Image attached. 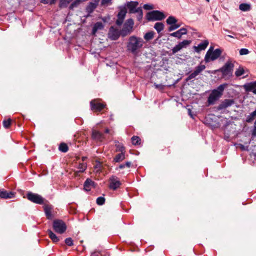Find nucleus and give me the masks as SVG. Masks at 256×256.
I'll use <instances>...</instances> for the list:
<instances>
[{"instance_id": "nucleus-1", "label": "nucleus", "mask_w": 256, "mask_h": 256, "mask_svg": "<svg viewBox=\"0 0 256 256\" xmlns=\"http://www.w3.org/2000/svg\"><path fill=\"white\" fill-rule=\"evenodd\" d=\"M144 42L140 37L132 36L129 37L126 44L127 51L135 56L140 55Z\"/></svg>"}, {"instance_id": "nucleus-2", "label": "nucleus", "mask_w": 256, "mask_h": 256, "mask_svg": "<svg viewBox=\"0 0 256 256\" xmlns=\"http://www.w3.org/2000/svg\"><path fill=\"white\" fill-rule=\"evenodd\" d=\"M227 85L226 84H222L220 85L217 88L212 90L208 100V102L209 104H214L216 101L222 97L223 92Z\"/></svg>"}, {"instance_id": "nucleus-3", "label": "nucleus", "mask_w": 256, "mask_h": 256, "mask_svg": "<svg viewBox=\"0 0 256 256\" xmlns=\"http://www.w3.org/2000/svg\"><path fill=\"white\" fill-rule=\"evenodd\" d=\"M212 48L210 47L205 55L204 60L206 62L216 60L222 54V52L220 49L216 48L214 50H211Z\"/></svg>"}, {"instance_id": "nucleus-4", "label": "nucleus", "mask_w": 256, "mask_h": 256, "mask_svg": "<svg viewBox=\"0 0 256 256\" xmlns=\"http://www.w3.org/2000/svg\"><path fill=\"white\" fill-rule=\"evenodd\" d=\"M234 65L230 62H227L220 68L218 70L222 73L223 78H229L232 76Z\"/></svg>"}, {"instance_id": "nucleus-5", "label": "nucleus", "mask_w": 256, "mask_h": 256, "mask_svg": "<svg viewBox=\"0 0 256 256\" xmlns=\"http://www.w3.org/2000/svg\"><path fill=\"white\" fill-rule=\"evenodd\" d=\"M166 18L164 14L159 10H152L146 14V18L148 21L162 20Z\"/></svg>"}, {"instance_id": "nucleus-6", "label": "nucleus", "mask_w": 256, "mask_h": 256, "mask_svg": "<svg viewBox=\"0 0 256 256\" xmlns=\"http://www.w3.org/2000/svg\"><path fill=\"white\" fill-rule=\"evenodd\" d=\"M52 226L54 230L60 234L64 233L67 228L66 223L63 220L58 219L54 220Z\"/></svg>"}, {"instance_id": "nucleus-7", "label": "nucleus", "mask_w": 256, "mask_h": 256, "mask_svg": "<svg viewBox=\"0 0 256 256\" xmlns=\"http://www.w3.org/2000/svg\"><path fill=\"white\" fill-rule=\"evenodd\" d=\"M27 198L30 201L38 204H42L44 202L43 198L38 194L28 192L27 194Z\"/></svg>"}, {"instance_id": "nucleus-8", "label": "nucleus", "mask_w": 256, "mask_h": 256, "mask_svg": "<svg viewBox=\"0 0 256 256\" xmlns=\"http://www.w3.org/2000/svg\"><path fill=\"white\" fill-rule=\"evenodd\" d=\"M120 30L118 29L114 28V26L110 27L108 32V37L110 39L116 40L120 38Z\"/></svg>"}, {"instance_id": "nucleus-9", "label": "nucleus", "mask_w": 256, "mask_h": 256, "mask_svg": "<svg viewBox=\"0 0 256 256\" xmlns=\"http://www.w3.org/2000/svg\"><path fill=\"white\" fill-rule=\"evenodd\" d=\"M91 109L94 112H100L105 106V104L100 102L98 99L92 100L90 102Z\"/></svg>"}, {"instance_id": "nucleus-10", "label": "nucleus", "mask_w": 256, "mask_h": 256, "mask_svg": "<svg viewBox=\"0 0 256 256\" xmlns=\"http://www.w3.org/2000/svg\"><path fill=\"white\" fill-rule=\"evenodd\" d=\"M206 68V66L203 64H200L196 66L194 70L186 78V81H188L192 79L195 78L201 72H202Z\"/></svg>"}, {"instance_id": "nucleus-11", "label": "nucleus", "mask_w": 256, "mask_h": 256, "mask_svg": "<svg viewBox=\"0 0 256 256\" xmlns=\"http://www.w3.org/2000/svg\"><path fill=\"white\" fill-rule=\"evenodd\" d=\"M234 104V101L232 99H225L218 106L216 109L218 110H224L229 106H230Z\"/></svg>"}, {"instance_id": "nucleus-12", "label": "nucleus", "mask_w": 256, "mask_h": 256, "mask_svg": "<svg viewBox=\"0 0 256 256\" xmlns=\"http://www.w3.org/2000/svg\"><path fill=\"white\" fill-rule=\"evenodd\" d=\"M138 4V3L137 2L130 1L128 2L126 6L129 10V13L135 14L138 12V8H136Z\"/></svg>"}, {"instance_id": "nucleus-13", "label": "nucleus", "mask_w": 256, "mask_h": 256, "mask_svg": "<svg viewBox=\"0 0 256 256\" xmlns=\"http://www.w3.org/2000/svg\"><path fill=\"white\" fill-rule=\"evenodd\" d=\"M121 185V182L120 180L112 177L109 179V186L108 187L110 189L112 190H116Z\"/></svg>"}, {"instance_id": "nucleus-14", "label": "nucleus", "mask_w": 256, "mask_h": 256, "mask_svg": "<svg viewBox=\"0 0 256 256\" xmlns=\"http://www.w3.org/2000/svg\"><path fill=\"white\" fill-rule=\"evenodd\" d=\"M243 86L246 92H252L254 94H256V80L246 83Z\"/></svg>"}, {"instance_id": "nucleus-15", "label": "nucleus", "mask_w": 256, "mask_h": 256, "mask_svg": "<svg viewBox=\"0 0 256 256\" xmlns=\"http://www.w3.org/2000/svg\"><path fill=\"white\" fill-rule=\"evenodd\" d=\"M95 187V183L91 179L88 178L84 184V190L86 191H90L92 188Z\"/></svg>"}, {"instance_id": "nucleus-16", "label": "nucleus", "mask_w": 256, "mask_h": 256, "mask_svg": "<svg viewBox=\"0 0 256 256\" xmlns=\"http://www.w3.org/2000/svg\"><path fill=\"white\" fill-rule=\"evenodd\" d=\"M92 139L99 142H102L104 138V136L102 134L94 130L92 131Z\"/></svg>"}, {"instance_id": "nucleus-17", "label": "nucleus", "mask_w": 256, "mask_h": 256, "mask_svg": "<svg viewBox=\"0 0 256 256\" xmlns=\"http://www.w3.org/2000/svg\"><path fill=\"white\" fill-rule=\"evenodd\" d=\"M208 44V42L207 40H204L203 42L200 43L196 46H194V50L196 52H199L202 50L206 48Z\"/></svg>"}, {"instance_id": "nucleus-18", "label": "nucleus", "mask_w": 256, "mask_h": 256, "mask_svg": "<svg viewBox=\"0 0 256 256\" xmlns=\"http://www.w3.org/2000/svg\"><path fill=\"white\" fill-rule=\"evenodd\" d=\"M14 196L12 192H8L6 190H0V198H10Z\"/></svg>"}, {"instance_id": "nucleus-19", "label": "nucleus", "mask_w": 256, "mask_h": 256, "mask_svg": "<svg viewBox=\"0 0 256 256\" xmlns=\"http://www.w3.org/2000/svg\"><path fill=\"white\" fill-rule=\"evenodd\" d=\"M104 28V24L100 22H96L94 26L92 32V34H95L98 30H102Z\"/></svg>"}, {"instance_id": "nucleus-20", "label": "nucleus", "mask_w": 256, "mask_h": 256, "mask_svg": "<svg viewBox=\"0 0 256 256\" xmlns=\"http://www.w3.org/2000/svg\"><path fill=\"white\" fill-rule=\"evenodd\" d=\"M96 4H94L93 2H90L88 3V5L86 8V11L88 14H90L94 12V10L96 8Z\"/></svg>"}, {"instance_id": "nucleus-21", "label": "nucleus", "mask_w": 256, "mask_h": 256, "mask_svg": "<svg viewBox=\"0 0 256 256\" xmlns=\"http://www.w3.org/2000/svg\"><path fill=\"white\" fill-rule=\"evenodd\" d=\"M82 2L83 0H74L69 6V9L70 10H74L78 8Z\"/></svg>"}, {"instance_id": "nucleus-22", "label": "nucleus", "mask_w": 256, "mask_h": 256, "mask_svg": "<svg viewBox=\"0 0 256 256\" xmlns=\"http://www.w3.org/2000/svg\"><path fill=\"white\" fill-rule=\"evenodd\" d=\"M251 6L250 4L243 3L239 6V8L240 10L243 12H248L250 10Z\"/></svg>"}, {"instance_id": "nucleus-23", "label": "nucleus", "mask_w": 256, "mask_h": 256, "mask_svg": "<svg viewBox=\"0 0 256 256\" xmlns=\"http://www.w3.org/2000/svg\"><path fill=\"white\" fill-rule=\"evenodd\" d=\"M126 12L127 10L126 8H122L118 14V18L124 20Z\"/></svg>"}, {"instance_id": "nucleus-24", "label": "nucleus", "mask_w": 256, "mask_h": 256, "mask_svg": "<svg viewBox=\"0 0 256 256\" xmlns=\"http://www.w3.org/2000/svg\"><path fill=\"white\" fill-rule=\"evenodd\" d=\"M154 32L153 31H150L146 32L144 36V39L146 41H149L154 38Z\"/></svg>"}, {"instance_id": "nucleus-25", "label": "nucleus", "mask_w": 256, "mask_h": 256, "mask_svg": "<svg viewBox=\"0 0 256 256\" xmlns=\"http://www.w3.org/2000/svg\"><path fill=\"white\" fill-rule=\"evenodd\" d=\"M48 234L49 236V237L54 242H56L59 240V238H58V236L51 230H48Z\"/></svg>"}, {"instance_id": "nucleus-26", "label": "nucleus", "mask_w": 256, "mask_h": 256, "mask_svg": "<svg viewBox=\"0 0 256 256\" xmlns=\"http://www.w3.org/2000/svg\"><path fill=\"white\" fill-rule=\"evenodd\" d=\"M131 32V29L128 28L126 26H124L122 29L121 30H120V36H122L123 37H124L126 36L128 34H130Z\"/></svg>"}, {"instance_id": "nucleus-27", "label": "nucleus", "mask_w": 256, "mask_h": 256, "mask_svg": "<svg viewBox=\"0 0 256 256\" xmlns=\"http://www.w3.org/2000/svg\"><path fill=\"white\" fill-rule=\"evenodd\" d=\"M154 28L158 33H160L164 28V24L162 22H156L154 26Z\"/></svg>"}, {"instance_id": "nucleus-28", "label": "nucleus", "mask_w": 256, "mask_h": 256, "mask_svg": "<svg viewBox=\"0 0 256 256\" xmlns=\"http://www.w3.org/2000/svg\"><path fill=\"white\" fill-rule=\"evenodd\" d=\"M72 1V0H60L59 7L60 8H66Z\"/></svg>"}, {"instance_id": "nucleus-29", "label": "nucleus", "mask_w": 256, "mask_h": 256, "mask_svg": "<svg viewBox=\"0 0 256 256\" xmlns=\"http://www.w3.org/2000/svg\"><path fill=\"white\" fill-rule=\"evenodd\" d=\"M125 158L124 152H120L116 154L114 158V160L116 162H120L122 161Z\"/></svg>"}, {"instance_id": "nucleus-30", "label": "nucleus", "mask_w": 256, "mask_h": 256, "mask_svg": "<svg viewBox=\"0 0 256 256\" xmlns=\"http://www.w3.org/2000/svg\"><path fill=\"white\" fill-rule=\"evenodd\" d=\"M134 24V22L132 18H129L126 20L124 26H126L128 28L132 30Z\"/></svg>"}, {"instance_id": "nucleus-31", "label": "nucleus", "mask_w": 256, "mask_h": 256, "mask_svg": "<svg viewBox=\"0 0 256 256\" xmlns=\"http://www.w3.org/2000/svg\"><path fill=\"white\" fill-rule=\"evenodd\" d=\"M177 22V19L173 16H170L166 20L167 24L169 25L174 24L176 23Z\"/></svg>"}, {"instance_id": "nucleus-32", "label": "nucleus", "mask_w": 256, "mask_h": 256, "mask_svg": "<svg viewBox=\"0 0 256 256\" xmlns=\"http://www.w3.org/2000/svg\"><path fill=\"white\" fill-rule=\"evenodd\" d=\"M44 212L48 219L51 220L53 216L51 213V210L49 207L46 206L44 208Z\"/></svg>"}, {"instance_id": "nucleus-33", "label": "nucleus", "mask_w": 256, "mask_h": 256, "mask_svg": "<svg viewBox=\"0 0 256 256\" xmlns=\"http://www.w3.org/2000/svg\"><path fill=\"white\" fill-rule=\"evenodd\" d=\"M58 149L63 152H67L68 150V146L64 143H61L59 146Z\"/></svg>"}, {"instance_id": "nucleus-34", "label": "nucleus", "mask_w": 256, "mask_h": 256, "mask_svg": "<svg viewBox=\"0 0 256 256\" xmlns=\"http://www.w3.org/2000/svg\"><path fill=\"white\" fill-rule=\"evenodd\" d=\"M256 112L254 111L252 112L250 115H248L246 121L248 122H251L256 118Z\"/></svg>"}, {"instance_id": "nucleus-35", "label": "nucleus", "mask_w": 256, "mask_h": 256, "mask_svg": "<svg viewBox=\"0 0 256 256\" xmlns=\"http://www.w3.org/2000/svg\"><path fill=\"white\" fill-rule=\"evenodd\" d=\"M191 41L189 40H184L178 43V44L182 48H186L190 44Z\"/></svg>"}, {"instance_id": "nucleus-36", "label": "nucleus", "mask_w": 256, "mask_h": 256, "mask_svg": "<svg viewBox=\"0 0 256 256\" xmlns=\"http://www.w3.org/2000/svg\"><path fill=\"white\" fill-rule=\"evenodd\" d=\"M105 198L103 196H100L96 198V204L99 206L103 205L105 202Z\"/></svg>"}, {"instance_id": "nucleus-37", "label": "nucleus", "mask_w": 256, "mask_h": 256, "mask_svg": "<svg viewBox=\"0 0 256 256\" xmlns=\"http://www.w3.org/2000/svg\"><path fill=\"white\" fill-rule=\"evenodd\" d=\"M180 26V24H178L175 23L174 24H172L170 25V27L168 28V31L172 32L173 31L178 28Z\"/></svg>"}, {"instance_id": "nucleus-38", "label": "nucleus", "mask_w": 256, "mask_h": 256, "mask_svg": "<svg viewBox=\"0 0 256 256\" xmlns=\"http://www.w3.org/2000/svg\"><path fill=\"white\" fill-rule=\"evenodd\" d=\"M116 151L120 152H124V146L120 143L116 144Z\"/></svg>"}, {"instance_id": "nucleus-39", "label": "nucleus", "mask_w": 256, "mask_h": 256, "mask_svg": "<svg viewBox=\"0 0 256 256\" xmlns=\"http://www.w3.org/2000/svg\"><path fill=\"white\" fill-rule=\"evenodd\" d=\"M140 140V139L138 136H134L132 138V142L133 144L137 145L140 144L139 142Z\"/></svg>"}, {"instance_id": "nucleus-40", "label": "nucleus", "mask_w": 256, "mask_h": 256, "mask_svg": "<svg viewBox=\"0 0 256 256\" xmlns=\"http://www.w3.org/2000/svg\"><path fill=\"white\" fill-rule=\"evenodd\" d=\"M136 13H138L137 16V19L138 21L141 20L142 18L143 13H142V10L141 8L139 7L138 8V12H136Z\"/></svg>"}, {"instance_id": "nucleus-41", "label": "nucleus", "mask_w": 256, "mask_h": 256, "mask_svg": "<svg viewBox=\"0 0 256 256\" xmlns=\"http://www.w3.org/2000/svg\"><path fill=\"white\" fill-rule=\"evenodd\" d=\"M244 70L242 68H240L236 72L235 74L236 76H240L244 74Z\"/></svg>"}, {"instance_id": "nucleus-42", "label": "nucleus", "mask_w": 256, "mask_h": 256, "mask_svg": "<svg viewBox=\"0 0 256 256\" xmlns=\"http://www.w3.org/2000/svg\"><path fill=\"white\" fill-rule=\"evenodd\" d=\"M11 122H12V120L10 118L7 120H4L3 121L4 127L6 128H8L9 126H10V125L11 124Z\"/></svg>"}, {"instance_id": "nucleus-43", "label": "nucleus", "mask_w": 256, "mask_h": 256, "mask_svg": "<svg viewBox=\"0 0 256 256\" xmlns=\"http://www.w3.org/2000/svg\"><path fill=\"white\" fill-rule=\"evenodd\" d=\"M65 243L68 246H72L74 244L73 240L71 238H66L65 240Z\"/></svg>"}, {"instance_id": "nucleus-44", "label": "nucleus", "mask_w": 256, "mask_h": 256, "mask_svg": "<svg viewBox=\"0 0 256 256\" xmlns=\"http://www.w3.org/2000/svg\"><path fill=\"white\" fill-rule=\"evenodd\" d=\"M182 49V48H180V45L178 44H176L175 46H174L172 48V54H176Z\"/></svg>"}, {"instance_id": "nucleus-45", "label": "nucleus", "mask_w": 256, "mask_h": 256, "mask_svg": "<svg viewBox=\"0 0 256 256\" xmlns=\"http://www.w3.org/2000/svg\"><path fill=\"white\" fill-rule=\"evenodd\" d=\"M249 54V50L247 48H241L240 50V54L241 56L246 55Z\"/></svg>"}, {"instance_id": "nucleus-46", "label": "nucleus", "mask_w": 256, "mask_h": 256, "mask_svg": "<svg viewBox=\"0 0 256 256\" xmlns=\"http://www.w3.org/2000/svg\"><path fill=\"white\" fill-rule=\"evenodd\" d=\"M170 36H172L176 37L178 38H180L182 37V36L180 34L178 30H177L176 32L170 34Z\"/></svg>"}, {"instance_id": "nucleus-47", "label": "nucleus", "mask_w": 256, "mask_h": 256, "mask_svg": "<svg viewBox=\"0 0 256 256\" xmlns=\"http://www.w3.org/2000/svg\"><path fill=\"white\" fill-rule=\"evenodd\" d=\"M86 165L85 164H84V163L80 164L78 166L79 170L78 172H82L86 170Z\"/></svg>"}, {"instance_id": "nucleus-48", "label": "nucleus", "mask_w": 256, "mask_h": 256, "mask_svg": "<svg viewBox=\"0 0 256 256\" xmlns=\"http://www.w3.org/2000/svg\"><path fill=\"white\" fill-rule=\"evenodd\" d=\"M131 162H126L124 164H121L120 165L119 168H123L125 167L130 168L131 166Z\"/></svg>"}, {"instance_id": "nucleus-49", "label": "nucleus", "mask_w": 256, "mask_h": 256, "mask_svg": "<svg viewBox=\"0 0 256 256\" xmlns=\"http://www.w3.org/2000/svg\"><path fill=\"white\" fill-rule=\"evenodd\" d=\"M143 8L144 10H152L154 8V6L152 4H145L144 5Z\"/></svg>"}, {"instance_id": "nucleus-50", "label": "nucleus", "mask_w": 256, "mask_h": 256, "mask_svg": "<svg viewBox=\"0 0 256 256\" xmlns=\"http://www.w3.org/2000/svg\"><path fill=\"white\" fill-rule=\"evenodd\" d=\"M180 34L182 36V35L186 34H187V30L186 28H182L178 30Z\"/></svg>"}, {"instance_id": "nucleus-51", "label": "nucleus", "mask_w": 256, "mask_h": 256, "mask_svg": "<svg viewBox=\"0 0 256 256\" xmlns=\"http://www.w3.org/2000/svg\"><path fill=\"white\" fill-rule=\"evenodd\" d=\"M112 0H102V6H107L108 4L110 3Z\"/></svg>"}, {"instance_id": "nucleus-52", "label": "nucleus", "mask_w": 256, "mask_h": 256, "mask_svg": "<svg viewBox=\"0 0 256 256\" xmlns=\"http://www.w3.org/2000/svg\"><path fill=\"white\" fill-rule=\"evenodd\" d=\"M123 19L118 18L117 20H116V24L118 26H121L123 22Z\"/></svg>"}, {"instance_id": "nucleus-53", "label": "nucleus", "mask_w": 256, "mask_h": 256, "mask_svg": "<svg viewBox=\"0 0 256 256\" xmlns=\"http://www.w3.org/2000/svg\"><path fill=\"white\" fill-rule=\"evenodd\" d=\"M154 86L156 88L159 89V90H162L164 88V86L162 84H154Z\"/></svg>"}, {"instance_id": "nucleus-54", "label": "nucleus", "mask_w": 256, "mask_h": 256, "mask_svg": "<svg viewBox=\"0 0 256 256\" xmlns=\"http://www.w3.org/2000/svg\"><path fill=\"white\" fill-rule=\"evenodd\" d=\"M252 136H256V121L254 122V129H253L252 132Z\"/></svg>"}, {"instance_id": "nucleus-55", "label": "nucleus", "mask_w": 256, "mask_h": 256, "mask_svg": "<svg viewBox=\"0 0 256 256\" xmlns=\"http://www.w3.org/2000/svg\"><path fill=\"white\" fill-rule=\"evenodd\" d=\"M100 252L98 251H95L92 253L90 256H99Z\"/></svg>"}, {"instance_id": "nucleus-56", "label": "nucleus", "mask_w": 256, "mask_h": 256, "mask_svg": "<svg viewBox=\"0 0 256 256\" xmlns=\"http://www.w3.org/2000/svg\"><path fill=\"white\" fill-rule=\"evenodd\" d=\"M110 19L109 18L104 17L102 18V20L104 21V22H106Z\"/></svg>"}, {"instance_id": "nucleus-57", "label": "nucleus", "mask_w": 256, "mask_h": 256, "mask_svg": "<svg viewBox=\"0 0 256 256\" xmlns=\"http://www.w3.org/2000/svg\"><path fill=\"white\" fill-rule=\"evenodd\" d=\"M41 2L44 4H50V1L48 0H42Z\"/></svg>"}, {"instance_id": "nucleus-58", "label": "nucleus", "mask_w": 256, "mask_h": 256, "mask_svg": "<svg viewBox=\"0 0 256 256\" xmlns=\"http://www.w3.org/2000/svg\"><path fill=\"white\" fill-rule=\"evenodd\" d=\"M56 0H50V4H54L56 2Z\"/></svg>"}, {"instance_id": "nucleus-59", "label": "nucleus", "mask_w": 256, "mask_h": 256, "mask_svg": "<svg viewBox=\"0 0 256 256\" xmlns=\"http://www.w3.org/2000/svg\"><path fill=\"white\" fill-rule=\"evenodd\" d=\"M94 0V4H96L97 6H98L100 0Z\"/></svg>"}, {"instance_id": "nucleus-60", "label": "nucleus", "mask_w": 256, "mask_h": 256, "mask_svg": "<svg viewBox=\"0 0 256 256\" xmlns=\"http://www.w3.org/2000/svg\"><path fill=\"white\" fill-rule=\"evenodd\" d=\"M105 132L106 133H109L110 132V130L108 128H106L105 130Z\"/></svg>"}, {"instance_id": "nucleus-61", "label": "nucleus", "mask_w": 256, "mask_h": 256, "mask_svg": "<svg viewBox=\"0 0 256 256\" xmlns=\"http://www.w3.org/2000/svg\"><path fill=\"white\" fill-rule=\"evenodd\" d=\"M188 114H190L191 116H192V114H191V110H190V109H188Z\"/></svg>"}, {"instance_id": "nucleus-62", "label": "nucleus", "mask_w": 256, "mask_h": 256, "mask_svg": "<svg viewBox=\"0 0 256 256\" xmlns=\"http://www.w3.org/2000/svg\"><path fill=\"white\" fill-rule=\"evenodd\" d=\"M86 158H87L86 157H84V156L82 157V161L84 162L86 159Z\"/></svg>"}, {"instance_id": "nucleus-63", "label": "nucleus", "mask_w": 256, "mask_h": 256, "mask_svg": "<svg viewBox=\"0 0 256 256\" xmlns=\"http://www.w3.org/2000/svg\"><path fill=\"white\" fill-rule=\"evenodd\" d=\"M230 33L232 34V35H234H234H236V33H234V32H230Z\"/></svg>"}, {"instance_id": "nucleus-64", "label": "nucleus", "mask_w": 256, "mask_h": 256, "mask_svg": "<svg viewBox=\"0 0 256 256\" xmlns=\"http://www.w3.org/2000/svg\"><path fill=\"white\" fill-rule=\"evenodd\" d=\"M224 30L225 31V32H230V31L227 29H224Z\"/></svg>"}]
</instances>
